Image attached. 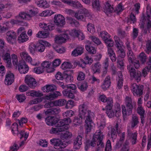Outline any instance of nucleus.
I'll list each match as a JSON object with an SVG mask.
<instances>
[{"label": "nucleus", "mask_w": 151, "mask_h": 151, "mask_svg": "<svg viewBox=\"0 0 151 151\" xmlns=\"http://www.w3.org/2000/svg\"><path fill=\"white\" fill-rule=\"evenodd\" d=\"M94 113L91 110L88 109L87 106L85 104H81L79 106V117L85 119V125L86 132L87 134L90 132L92 128L91 124L93 123L92 118L94 116Z\"/></svg>", "instance_id": "f257e3e1"}, {"label": "nucleus", "mask_w": 151, "mask_h": 151, "mask_svg": "<svg viewBox=\"0 0 151 151\" xmlns=\"http://www.w3.org/2000/svg\"><path fill=\"white\" fill-rule=\"evenodd\" d=\"M125 104L126 109L125 106L122 105V113L124 117L132 114L134 105L136 104V103L132 101L131 97L126 96L125 98Z\"/></svg>", "instance_id": "f03ea898"}, {"label": "nucleus", "mask_w": 151, "mask_h": 151, "mask_svg": "<svg viewBox=\"0 0 151 151\" xmlns=\"http://www.w3.org/2000/svg\"><path fill=\"white\" fill-rule=\"evenodd\" d=\"M104 137V135L101 130L100 129L97 130L93 135L92 141L90 142V145L94 147L97 143V146H100L101 148L104 147V145L103 142Z\"/></svg>", "instance_id": "7ed1b4c3"}, {"label": "nucleus", "mask_w": 151, "mask_h": 151, "mask_svg": "<svg viewBox=\"0 0 151 151\" xmlns=\"http://www.w3.org/2000/svg\"><path fill=\"white\" fill-rule=\"evenodd\" d=\"M127 55L129 61L130 63H132L135 68L138 69L140 67L139 60H142V53H140L139 55L136 58L132 51H128Z\"/></svg>", "instance_id": "20e7f679"}, {"label": "nucleus", "mask_w": 151, "mask_h": 151, "mask_svg": "<svg viewBox=\"0 0 151 151\" xmlns=\"http://www.w3.org/2000/svg\"><path fill=\"white\" fill-rule=\"evenodd\" d=\"M133 65H129L127 66V69L129 72L131 77L136 79L138 82L141 80V73L140 71H136L135 69L133 67Z\"/></svg>", "instance_id": "39448f33"}, {"label": "nucleus", "mask_w": 151, "mask_h": 151, "mask_svg": "<svg viewBox=\"0 0 151 151\" xmlns=\"http://www.w3.org/2000/svg\"><path fill=\"white\" fill-rule=\"evenodd\" d=\"M50 142L51 144H54V148L57 149L64 148L68 145V142L67 141H62L59 139L54 138L51 139Z\"/></svg>", "instance_id": "423d86ee"}, {"label": "nucleus", "mask_w": 151, "mask_h": 151, "mask_svg": "<svg viewBox=\"0 0 151 151\" xmlns=\"http://www.w3.org/2000/svg\"><path fill=\"white\" fill-rule=\"evenodd\" d=\"M88 14V11L83 8L75 14V17L78 20L85 21L86 17Z\"/></svg>", "instance_id": "0eeeda50"}, {"label": "nucleus", "mask_w": 151, "mask_h": 151, "mask_svg": "<svg viewBox=\"0 0 151 151\" xmlns=\"http://www.w3.org/2000/svg\"><path fill=\"white\" fill-rule=\"evenodd\" d=\"M45 45L49 46L50 44L46 41L41 40H39L38 43L36 44V51L40 52H43L45 49Z\"/></svg>", "instance_id": "6e6552de"}, {"label": "nucleus", "mask_w": 151, "mask_h": 151, "mask_svg": "<svg viewBox=\"0 0 151 151\" xmlns=\"http://www.w3.org/2000/svg\"><path fill=\"white\" fill-rule=\"evenodd\" d=\"M17 35L13 31H9L6 33V38L7 41L10 44H13L16 42Z\"/></svg>", "instance_id": "1a4fd4ad"}, {"label": "nucleus", "mask_w": 151, "mask_h": 151, "mask_svg": "<svg viewBox=\"0 0 151 151\" xmlns=\"http://www.w3.org/2000/svg\"><path fill=\"white\" fill-rule=\"evenodd\" d=\"M131 89L134 96L139 97L142 95L141 85H137L135 83L132 84Z\"/></svg>", "instance_id": "9d476101"}, {"label": "nucleus", "mask_w": 151, "mask_h": 151, "mask_svg": "<svg viewBox=\"0 0 151 151\" xmlns=\"http://www.w3.org/2000/svg\"><path fill=\"white\" fill-rule=\"evenodd\" d=\"M37 13V12L33 10L30 9L29 12L26 13L24 12H21L19 14V17L23 19L27 20H30L31 17L34 16Z\"/></svg>", "instance_id": "9b49d317"}, {"label": "nucleus", "mask_w": 151, "mask_h": 151, "mask_svg": "<svg viewBox=\"0 0 151 151\" xmlns=\"http://www.w3.org/2000/svg\"><path fill=\"white\" fill-rule=\"evenodd\" d=\"M1 57L4 62L9 65L12 64L11 57L10 54V50L9 49H6L4 51Z\"/></svg>", "instance_id": "f8f14e48"}, {"label": "nucleus", "mask_w": 151, "mask_h": 151, "mask_svg": "<svg viewBox=\"0 0 151 151\" xmlns=\"http://www.w3.org/2000/svg\"><path fill=\"white\" fill-rule=\"evenodd\" d=\"M54 19V22L58 26H63L65 23L64 17L60 14L55 15Z\"/></svg>", "instance_id": "ddd939ff"}, {"label": "nucleus", "mask_w": 151, "mask_h": 151, "mask_svg": "<svg viewBox=\"0 0 151 151\" xmlns=\"http://www.w3.org/2000/svg\"><path fill=\"white\" fill-rule=\"evenodd\" d=\"M20 56L23 60H25L27 62L30 63L32 65H38V64H39V63H34L32 61V58L26 52H21L20 53Z\"/></svg>", "instance_id": "4468645a"}, {"label": "nucleus", "mask_w": 151, "mask_h": 151, "mask_svg": "<svg viewBox=\"0 0 151 151\" xmlns=\"http://www.w3.org/2000/svg\"><path fill=\"white\" fill-rule=\"evenodd\" d=\"M25 83L32 88H34L37 86L35 79L30 76H27L24 80Z\"/></svg>", "instance_id": "2eb2a0df"}, {"label": "nucleus", "mask_w": 151, "mask_h": 151, "mask_svg": "<svg viewBox=\"0 0 151 151\" xmlns=\"http://www.w3.org/2000/svg\"><path fill=\"white\" fill-rule=\"evenodd\" d=\"M70 123H66L64 121V119L63 120H57V122L55 126L59 127V128H62V131H64L68 129L69 127V124Z\"/></svg>", "instance_id": "dca6fc26"}, {"label": "nucleus", "mask_w": 151, "mask_h": 151, "mask_svg": "<svg viewBox=\"0 0 151 151\" xmlns=\"http://www.w3.org/2000/svg\"><path fill=\"white\" fill-rule=\"evenodd\" d=\"M18 70L21 74H25L29 70L28 66L25 64L24 61H22L18 65Z\"/></svg>", "instance_id": "f3484780"}, {"label": "nucleus", "mask_w": 151, "mask_h": 151, "mask_svg": "<svg viewBox=\"0 0 151 151\" xmlns=\"http://www.w3.org/2000/svg\"><path fill=\"white\" fill-rule=\"evenodd\" d=\"M14 80V75L9 72L8 73L6 76L5 83L7 85H10L13 82Z\"/></svg>", "instance_id": "a211bd4d"}, {"label": "nucleus", "mask_w": 151, "mask_h": 151, "mask_svg": "<svg viewBox=\"0 0 151 151\" xmlns=\"http://www.w3.org/2000/svg\"><path fill=\"white\" fill-rule=\"evenodd\" d=\"M74 114V112L72 110L67 111L63 113V116L64 117V121L66 123H70L71 121L70 118Z\"/></svg>", "instance_id": "6ab92c4d"}, {"label": "nucleus", "mask_w": 151, "mask_h": 151, "mask_svg": "<svg viewBox=\"0 0 151 151\" xmlns=\"http://www.w3.org/2000/svg\"><path fill=\"white\" fill-rule=\"evenodd\" d=\"M82 137L81 135H78L73 140L74 147L76 149H79L82 144Z\"/></svg>", "instance_id": "aec40b11"}, {"label": "nucleus", "mask_w": 151, "mask_h": 151, "mask_svg": "<svg viewBox=\"0 0 151 151\" xmlns=\"http://www.w3.org/2000/svg\"><path fill=\"white\" fill-rule=\"evenodd\" d=\"M60 111L59 107H53L47 109L45 112V114L47 115H55L58 114Z\"/></svg>", "instance_id": "412c9836"}, {"label": "nucleus", "mask_w": 151, "mask_h": 151, "mask_svg": "<svg viewBox=\"0 0 151 151\" xmlns=\"http://www.w3.org/2000/svg\"><path fill=\"white\" fill-rule=\"evenodd\" d=\"M81 63H83L84 64L83 65L82 64L80 63V62L78 63V65L82 68H83L85 67V65L86 64H91L93 61V60L91 58H90L88 56H86L84 58L83 60V59H81Z\"/></svg>", "instance_id": "4be33fe9"}, {"label": "nucleus", "mask_w": 151, "mask_h": 151, "mask_svg": "<svg viewBox=\"0 0 151 151\" xmlns=\"http://www.w3.org/2000/svg\"><path fill=\"white\" fill-rule=\"evenodd\" d=\"M111 83L110 77L109 76H107L104 80L103 83L101 86L102 88L104 90H106L109 87Z\"/></svg>", "instance_id": "5701e85b"}, {"label": "nucleus", "mask_w": 151, "mask_h": 151, "mask_svg": "<svg viewBox=\"0 0 151 151\" xmlns=\"http://www.w3.org/2000/svg\"><path fill=\"white\" fill-rule=\"evenodd\" d=\"M44 92H49L54 91L56 89V86L54 85H47L42 88Z\"/></svg>", "instance_id": "b1692460"}, {"label": "nucleus", "mask_w": 151, "mask_h": 151, "mask_svg": "<svg viewBox=\"0 0 151 151\" xmlns=\"http://www.w3.org/2000/svg\"><path fill=\"white\" fill-rule=\"evenodd\" d=\"M39 26L40 27L45 30L50 31L54 29L55 27L54 25L51 24H46L42 23L39 24Z\"/></svg>", "instance_id": "393cba45"}, {"label": "nucleus", "mask_w": 151, "mask_h": 151, "mask_svg": "<svg viewBox=\"0 0 151 151\" xmlns=\"http://www.w3.org/2000/svg\"><path fill=\"white\" fill-rule=\"evenodd\" d=\"M45 121L48 125L53 126L56 124L57 119L55 117L49 116L46 118Z\"/></svg>", "instance_id": "a878e982"}, {"label": "nucleus", "mask_w": 151, "mask_h": 151, "mask_svg": "<svg viewBox=\"0 0 151 151\" xmlns=\"http://www.w3.org/2000/svg\"><path fill=\"white\" fill-rule=\"evenodd\" d=\"M66 103V101L64 99H61L53 101V102H50L49 103V105L51 106V104H53L55 106H62L64 105Z\"/></svg>", "instance_id": "bb28decb"}, {"label": "nucleus", "mask_w": 151, "mask_h": 151, "mask_svg": "<svg viewBox=\"0 0 151 151\" xmlns=\"http://www.w3.org/2000/svg\"><path fill=\"white\" fill-rule=\"evenodd\" d=\"M118 77L116 80L117 82V87L119 89L122 88L123 86V78L122 73L121 71H119L118 73Z\"/></svg>", "instance_id": "cd10ccee"}, {"label": "nucleus", "mask_w": 151, "mask_h": 151, "mask_svg": "<svg viewBox=\"0 0 151 151\" xmlns=\"http://www.w3.org/2000/svg\"><path fill=\"white\" fill-rule=\"evenodd\" d=\"M27 95L33 97H41L43 96V94L40 91L31 90L26 93Z\"/></svg>", "instance_id": "c85d7f7f"}, {"label": "nucleus", "mask_w": 151, "mask_h": 151, "mask_svg": "<svg viewBox=\"0 0 151 151\" xmlns=\"http://www.w3.org/2000/svg\"><path fill=\"white\" fill-rule=\"evenodd\" d=\"M29 37L26 32H23L18 37V41L19 43H21L27 41Z\"/></svg>", "instance_id": "c756f323"}, {"label": "nucleus", "mask_w": 151, "mask_h": 151, "mask_svg": "<svg viewBox=\"0 0 151 151\" xmlns=\"http://www.w3.org/2000/svg\"><path fill=\"white\" fill-rule=\"evenodd\" d=\"M83 52V48L82 47L78 46L72 52L71 55L73 56L76 57L81 55Z\"/></svg>", "instance_id": "7c9ffc66"}, {"label": "nucleus", "mask_w": 151, "mask_h": 151, "mask_svg": "<svg viewBox=\"0 0 151 151\" xmlns=\"http://www.w3.org/2000/svg\"><path fill=\"white\" fill-rule=\"evenodd\" d=\"M107 54L113 62L116 61V58L115 54L112 48H108Z\"/></svg>", "instance_id": "2f4dec72"}, {"label": "nucleus", "mask_w": 151, "mask_h": 151, "mask_svg": "<svg viewBox=\"0 0 151 151\" xmlns=\"http://www.w3.org/2000/svg\"><path fill=\"white\" fill-rule=\"evenodd\" d=\"M104 10L106 14L108 15L109 13L112 12L114 10V9L109 4L108 2H107L105 4V6L104 7Z\"/></svg>", "instance_id": "473e14b6"}, {"label": "nucleus", "mask_w": 151, "mask_h": 151, "mask_svg": "<svg viewBox=\"0 0 151 151\" xmlns=\"http://www.w3.org/2000/svg\"><path fill=\"white\" fill-rule=\"evenodd\" d=\"M127 134L128 137L132 139V144H135L137 139V134L135 133H132L129 129H127Z\"/></svg>", "instance_id": "72a5a7b5"}, {"label": "nucleus", "mask_w": 151, "mask_h": 151, "mask_svg": "<svg viewBox=\"0 0 151 151\" xmlns=\"http://www.w3.org/2000/svg\"><path fill=\"white\" fill-rule=\"evenodd\" d=\"M92 66V69L94 73H100L101 65L99 62H97L94 65L93 64Z\"/></svg>", "instance_id": "f704fd0d"}, {"label": "nucleus", "mask_w": 151, "mask_h": 151, "mask_svg": "<svg viewBox=\"0 0 151 151\" xmlns=\"http://www.w3.org/2000/svg\"><path fill=\"white\" fill-rule=\"evenodd\" d=\"M139 123L137 117L135 115H133L132 121L131 122L132 128H134Z\"/></svg>", "instance_id": "c9c22d12"}, {"label": "nucleus", "mask_w": 151, "mask_h": 151, "mask_svg": "<svg viewBox=\"0 0 151 151\" xmlns=\"http://www.w3.org/2000/svg\"><path fill=\"white\" fill-rule=\"evenodd\" d=\"M142 100L141 97L139 98L137 101L138 107L137 109V112L140 116V118L142 120Z\"/></svg>", "instance_id": "e433bc0d"}, {"label": "nucleus", "mask_w": 151, "mask_h": 151, "mask_svg": "<svg viewBox=\"0 0 151 151\" xmlns=\"http://www.w3.org/2000/svg\"><path fill=\"white\" fill-rule=\"evenodd\" d=\"M62 93L64 96H65L68 98L73 99L74 97L73 93L71 91H69L67 90H65L63 91Z\"/></svg>", "instance_id": "4c0bfd02"}, {"label": "nucleus", "mask_w": 151, "mask_h": 151, "mask_svg": "<svg viewBox=\"0 0 151 151\" xmlns=\"http://www.w3.org/2000/svg\"><path fill=\"white\" fill-rule=\"evenodd\" d=\"M62 128H59V127H57L56 128L52 127L50 130V133L51 134H58L60 132L63 131L62 130Z\"/></svg>", "instance_id": "58836bf2"}, {"label": "nucleus", "mask_w": 151, "mask_h": 151, "mask_svg": "<svg viewBox=\"0 0 151 151\" xmlns=\"http://www.w3.org/2000/svg\"><path fill=\"white\" fill-rule=\"evenodd\" d=\"M92 6L96 10H100L101 6L99 0H93Z\"/></svg>", "instance_id": "ea45409f"}, {"label": "nucleus", "mask_w": 151, "mask_h": 151, "mask_svg": "<svg viewBox=\"0 0 151 151\" xmlns=\"http://www.w3.org/2000/svg\"><path fill=\"white\" fill-rule=\"evenodd\" d=\"M106 102L107 104L106 107V109H112L113 104V102L112 99L110 98H108Z\"/></svg>", "instance_id": "a19ab883"}, {"label": "nucleus", "mask_w": 151, "mask_h": 151, "mask_svg": "<svg viewBox=\"0 0 151 151\" xmlns=\"http://www.w3.org/2000/svg\"><path fill=\"white\" fill-rule=\"evenodd\" d=\"M72 135V134L71 132L66 131L64 133L61 134L60 136L62 139H67L70 138Z\"/></svg>", "instance_id": "79ce46f5"}, {"label": "nucleus", "mask_w": 151, "mask_h": 151, "mask_svg": "<svg viewBox=\"0 0 151 151\" xmlns=\"http://www.w3.org/2000/svg\"><path fill=\"white\" fill-rule=\"evenodd\" d=\"M86 49L90 53L94 54L96 52V50L95 48L92 46L86 45Z\"/></svg>", "instance_id": "37998d69"}, {"label": "nucleus", "mask_w": 151, "mask_h": 151, "mask_svg": "<svg viewBox=\"0 0 151 151\" xmlns=\"http://www.w3.org/2000/svg\"><path fill=\"white\" fill-rule=\"evenodd\" d=\"M78 88L82 91H86L88 87V85L87 83L84 82L78 85Z\"/></svg>", "instance_id": "c03bdc74"}, {"label": "nucleus", "mask_w": 151, "mask_h": 151, "mask_svg": "<svg viewBox=\"0 0 151 151\" xmlns=\"http://www.w3.org/2000/svg\"><path fill=\"white\" fill-rule=\"evenodd\" d=\"M136 21V19L135 17L134 14L132 13L130 15L129 18L128 19L127 22L129 24L134 23Z\"/></svg>", "instance_id": "a18cd8bd"}, {"label": "nucleus", "mask_w": 151, "mask_h": 151, "mask_svg": "<svg viewBox=\"0 0 151 151\" xmlns=\"http://www.w3.org/2000/svg\"><path fill=\"white\" fill-rule=\"evenodd\" d=\"M73 67L72 64L68 62H65L62 65L61 68L63 70H65L68 68H70Z\"/></svg>", "instance_id": "49530a36"}, {"label": "nucleus", "mask_w": 151, "mask_h": 151, "mask_svg": "<svg viewBox=\"0 0 151 151\" xmlns=\"http://www.w3.org/2000/svg\"><path fill=\"white\" fill-rule=\"evenodd\" d=\"M106 44L108 48H111L114 46V42L113 40L111 39H107L104 41Z\"/></svg>", "instance_id": "de8ad7c7"}, {"label": "nucleus", "mask_w": 151, "mask_h": 151, "mask_svg": "<svg viewBox=\"0 0 151 151\" xmlns=\"http://www.w3.org/2000/svg\"><path fill=\"white\" fill-rule=\"evenodd\" d=\"M117 52L119 56L122 58H124L125 56V52L122 47L117 49Z\"/></svg>", "instance_id": "09e8293b"}, {"label": "nucleus", "mask_w": 151, "mask_h": 151, "mask_svg": "<svg viewBox=\"0 0 151 151\" xmlns=\"http://www.w3.org/2000/svg\"><path fill=\"white\" fill-rule=\"evenodd\" d=\"M116 116L118 117H119L121 114V107L119 104H117L115 106V111Z\"/></svg>", "instance_id": "8fccbe9b"}, {"label": "nucleus", "mask_w": 151, "mask_h": 151, "mask_svg": "<svg viewBox=\"0 0 151 151\" xmlns=\"http://www.w3.org/2000/svg\"><path fill=\"white\" fill-rule=\"evenodd\" d=\"M36 45H35L33 43L31 44L29 46V50L30 53L34 55L36 51Z\"/></svg>", "instance_id": "3c124183"}, {"label": "nucleus", "mask_w": 151, "mask_h": 151, "mask_svg": "<svg viewBox=\"0 0 151 151\" xmlns=\"http://www.w3.org/2000/svg\"><path fill=\"white\" fill-rule=\"evenodd\" d=\"M48 35V34L45 33L44 31H39L36 35V37L39 38H44L47 37Z\"/></svg>", "instance_id": "603ef678"}, {"label": "nucleus", "mask_w": 151, "mask_h": 151, "mask_svg": "<svg viewBox=\"0 0 151 151\" xmlns=\"http://www.w3.org/2000/svg\"><path fill=\"white\" fill-rule=\"evenodd\" d=\"M100 36L104 41L109 38L110 37L109 35L107 32L105 31H103L100 33Z\"/></svg>", "instance_id": "864d4df0"}, {"label": "nucleus", "mask_w": 151, "mask_h": 151, "mask_svg": "<svg viewBox=\"0 0 151 151\" xmlns=\"http://www.w3.org/2000/svg\"><path fill=\"white\" fill-rule=\"evenodd\" d=\"M85 78V73L81 71H79L78 73L77 79L79 81H81L84 79Z\"/></svg>", "instance_id": "5fc2aeb1"}, {"label": "nucleus", "mask_w": 151, "mask_h": 151, "mask_svg": "<svg viewBox=\"0 0 151 151\" xmlns=\"http://www.w3.org/2000/svg\"><path fill=\"white\" fill-rule=\"evenodd\" d=\"M106 113L109 118H112L116 116V113L114 111H113L112 109H106Z\"/></svg>", "instance_id": "6e6d98bb"}, {"label": "nucleus", "mask_w": 151, "mask_h": 151, "mask_svg": "<svg viewBox=\"0 0 151 151\" xmlns=\"http://www.w3.org/2000/svg\"><path fill=\"white\" fill-rule=\"evenodd\" d=\"M129 143L128 140H126L122 148V151H129Z\"/></svg>", "instance_id": "4d7b16f0"}, {"label": "nucleus", "mask_w": 151, "mask_h": 151, "mask_svg": "<svg viewBox=\"0 0 151 151\" xmlns=\"http://www.w3.org/2000/svg\"><path fill=\"white\" fill-rule=\"evenodd\" d=\"M52 14V11L50 10H47L43 12L40 14V15L41 17H46L50 16Z\"/></svg>", "instance_id": "13d9d810"}, {"label": "nucleus", "mask_w": 151, "mask_h": 151, "mask_svg": "<svg viewBox=\"0 0 151 151\" xmlns=\"http://www.w3.org/2000/svg\"><path fill=\"white\" fill-rule=\"evenodd\" d=\"M61 1L65 4L72 6L73 7L75 6V1L73 0H61Z\"/></svg>", "instance_id": "bf43d9fd"}, {"label": "nucleus", "mask_w": 151, "mask_h": 151, "mask_svg": "<svg viewBox=\"0 0 151 151\" xmlns=\"http://www.w3.org/2000/svg\"><path fill=\"white\" fill-rule=\"evenodd\" d=\"M118 35L121 38H124L127 36L125 32L121 29H118Z\"/></svg>", "instance_id": "052dcab7"}, {"label": "nucleus", "mask_w": 151, "mask_h": 151, "mask_svg": "<svg viewBox=\"0 0 151 151\" xmlns=\"http://www.w3.org/2000/svg\"><path fill=\"white\" fill-rule=\"evenodd\" d=\"M55 39V42L57 43H60L65 41L62 35L56 37Z\"/></svg>", "instance_id": "680f3d73"}, {"label": "nucleus", "mask_w": 151, "mask_h": 151, "mask_svg": "<svg viewBox=\"0 0 151 151\" xmlns=\"http://www.w3.org/2000/svg\"><path fill=\"white\" fill-rule=\"evenodd\" d=\"M34 72L37 74H40L44 72V68L41 66L35 68L34 70Z\"/></svg>", "instance_id": "e2e57ef3"}, {"label": "nucleus", "mask_w": 151, "mask_h": 151, "mask_svg": "<svg viewBox=\"0 0 151 151\" xmlns=\"http://www.w3.org/2000/svg\"><path fill=\"white\" fill-rule=\"evenodd\" d=\"M150 67L149 66L143 68L142 70V76L145 77L148 74L150 70Z\"/></svg>", "instance_id": "0e129e2a"}, {"label": "nucleus", "mask_w": 151, "mask_h": 151, "mask_svg": "<svg viewBox=\"0 0 151 151\" xmlns=\"http://www.w3.org/2000/svg\"><path fill=\"white\" fill-rule=\"evenodd\" d=\"M88 31L91 33H93L94 32V27L92 24L88 23L87 25Z\"/></svg>", "instance_id": "69168bd1"}, {"label": "nucleus", "mask_w": 151, "mask_h": 151, "mask_svg": "<svg viewBox=\"0 0 151 151\" xmlns=\"http://www.w3.org/2000/svg\"><path fill=\"white\" fill-rule=\"evenodd\" d=\"M146 49V52L147 53H149L151 51V41L148 40L147 42Z\"/></svg>", "instance_id": "338daca9"}, {"label": "nucleus", "mask_w": 151, "mask_h": 151, "mask_svg": "<svg viewBox=\"0 0 151 151\" xmlns=\"http://www.w3.org/2000/svg\"><path fill=\"white\" fill-rule=\"evenodd\" d=\"M111 147L110 140H108L106 143L105 151H111Z\"/></svg>", "instance_id": "774afa93"}]
</instances>
